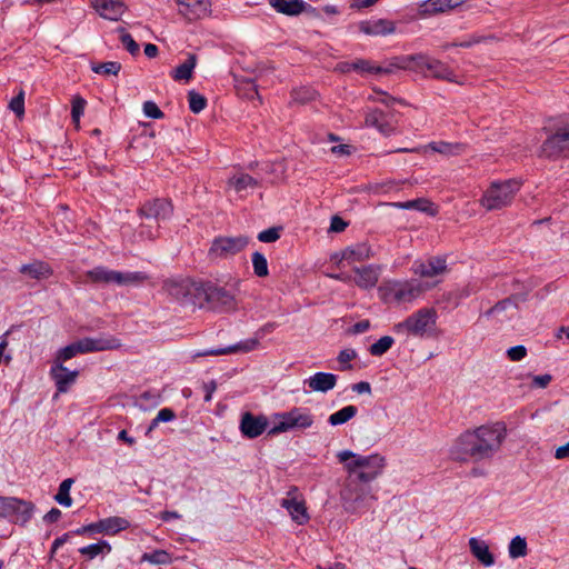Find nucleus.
Returning <instances> with one entry per match:
<instances>
[{"label":"nucleus","mask_w":569,"mask_h":569,"mask_svg":"<svg viewBox=\"0 0 569 569\" xmlns=\"http://www.w3.org/2000/svg\"><path fill=\"white\" fill-rule=\"evenodd\" d=\"M366 124L368 127L376 128L379 132L385 136H389L393 132L395 128L389 120V117L381 110H370L366 114Z\"/></svg>","instance_id":"28"},{"label":"nucleus","mask_w":569,"mask_h":569,"mask_svg":"<svg viewBox=\"0 0 569 569\" xmlns=\"http://www.w3.org/2000/svg\"><path fill=\"white\" fill-rule=\"evenodd\" d=\"M118 31L121 33L120 36V40L122 42V44L124 46V48L132 54H137L139 52V46L138 43L133 40V38L124 32V30L122 28H119Z\"/></svg>","instance_id":"52"},{"label":"nucleus","mask_w":569,"mask_h":569,"mask_svg":"<svg viewBox=\"0 0 569 569\" xmlns=\"http://www.w3.org/2000/svg\"><path fill=\"white\" fill-rule=\"evenodd\" d=\"M111 551V546L106 540H100L97 543H91L86 547L79 549V552L82 556H86L88 559H93L99 555H106Z\"/></svg>","instance_id":"38"},{"label":"nucleus","mask_w":569,"mask_h":569,"mask_svg":"<svg viewBox=\"0 0 569 569\" xmlns=\"http://www.w3.org/2000/svg\"><path fill=\"white\" fill-rule=\"evenodd\" d=\"M352 70H357L360 72H368V73H391L395 67L389 64L387 68L372 66L370 61L368 60H358L351 63Z\"/></svg>","instance_id":"41"},{"label":"nucleus","mask_w":569,"mask_h":569,"mask_svg":"<svg viewBox=\"0 0 569 569\" xmlns=\"http://www.w3.org/2000/svg\"><path fill=\"white\" fill-rule=\"evenodd\" d=\"M393 342L392 337L383 336L370 346L369 351L372 356H382L392 347Z\"/></svg>","instance_id":"47"},{"label":"nucleus","mask_w":569,"mask_h":569,"mask_svg":"<svg viewBox=\"0 0 569 569\" xmlns=\"http://www.w3.org/2000/svg\"><path fill=\"white\" fill-rule=\"evenodd\" d=\"M506 437L507 428L501 422L466 430L453 441L450 457L458 462L490 460L500 451Z\"/></svg>","instance_id":"1"},{"label":"nucleus","mask_w":569,"mask_h":569,"mask_svg":"<svg viewBox=\"0 0 569 569\" xmlns=\"http://www.w3.org/2000/svg\"><path fill=\"white\" fill-rule=\"evenodd\" d=\"M250 243L244 234L234 237H217L212 240L208 256L210 259H228L243 251Z\"/></svg>","instance_id":"11"},{"label":"nucleus","mask_w":569,"mask_h":569,"mask_svg":"<svg viewBox=\"0 0 569 569\" xmlns=\"http://www.w3.org/2000/svg\"><path fill=\"white\" fill-rule=\"evenodd\" d=\"M172 204L166 199H154L147 201L139 209L141 218L159 226L162 221L168 220L172 216Z\"/></svg>","instance_id":"13"},{"label":"nucleus","mask_w":569,"mask_h":569,"mask_svg":"<svg viewBox=\"0 0 569 569\" xmlns=\"http://www.w3.org/2000/svg\"><path fill=\"white\" fill-rule=\"evenodd\" d=\"M258 240L261 242L270 243L280 238V228H269L258 233Z\"/></svg>","instance_id":"57"},{"label":"nucleus","mask_w":569,"mask_h":569,"mask_svg":"<svg viewBox=\"0 0 569 569\" xmlns=\"http://www.w3.org/2000/svg\"><path fill=\"white\" fill-rule=\"evenodd\" d=\"M87 277L97 283H114L120 287L139 286L148 279V276L141 271L121 272L110 270L104 267H96L87 272Z\"/></svg>","instance_id":"10"},{"label":"nucleus","mask_w":569,"mask_h":569,"mask_svg":"<svg viewBox=\"0 0 569 569\" xmlns=\"http://www.w3.org/2000/svg\"><path fill=\"white\" fill-rule=\"evenodd\" d=\"M91 525L92 532L106 535H116L119 531L126 530L130 526L129 521L121 517H109Z\"/></svg>","instance_id":"26"},{"label":"nucleus","mask_w":569,"mask_h":569,"mask_svg":"<svg viewBox=\"0 0 569 569\" xmlns=\"http://www.w3.org/2000/svg\"><path fill=\"white\" fill-rule=\"evenodd\" d=\"M176 418V413L172 409H161L153 419V426H158L160 422H169Z\"/></svg>","instance_id":"60"},{"label":"nucleus","mask_w":569,"mask_h":569,"mask_svg":"<svg viewBox=\"0 0 569 569\" xmlns=\"http://www.w3.org/2000/svg\"><path fill=\"white\" fill-rule=\"evenodd\" d=\"M337 458L340 462L345 463L349 476H353L368 483L381 475L386 466L385 458L378 453L361 456L350 450H342L338 452Z\"/></svg>","instance_id":"3"},{"label":"nucleus","mask_w":569,"mask_h":569,"mask_svg":"<svg viewBox=\"0 0 569 569\" xmlns=\"http://www.w3.org/2000/svg\"><path fill=\"white\" fill-rule=\"evenodd\" d=\"M10 330L6 331L0 338V365L4 363L8 366L12 360L11 353L4 352L9 346L8 336L10 335Z\"/></svg>","instance_id":"54"},{"label":"nucleus","mask_w":569,"mask_h":569,"mask_svg":"<svg viewBox=\"0 0 569 569\" xmlns=\"http://www.w3.org/2000/svg\"><path fill=\"white\" fill-rule=\"evenodd\" d=\"M228 188L233 189L237 193H244L258 187V181L248 173H237L228 179Z\"/></svg>","instance_id":"33"},{"label":"nucleus","mask_w":569,"mask_h":569,"mask_svg":"<svg viewBox=\"0 0 569 569\" xmlns=\"http://www.w3.org/2000/svg\"><path fill=\"white\" fill-rule=\"evenodd\" d=\"M203 391H204V401L209 402L212 399V395L217 389V382L214 380H211L209 382L203 383Z\"/></svg>","instance_id":"63"},{"label":"nucleus","mask_w":569,"mask_h":569,"mask_svg":"<svg viewBox=\"0 0 569 569\" xmlns=\"http://www.w3.org/2000/svg\"><path fill=\"white\" fill-rule=\"evenodd\" d=\"M180 13L189 20L200 19L210 12V3L208 0H178Z\"/></svg>","instance_id":"21"},{"label":"nucleus","mask_w":569,"mask_h":569,"mask_svg":"<svg viewBox=\"0 0 569 569\" xmlns=\"http://www.w3.org/2000/svg\"><path fill=\"white\" fill-rule=\"evenodd\" d=\"M197 64V57L194 54H189L188 59L179 64L171 73L172 78L176 81H188L192 77V71Z\"/></svg>","instance_id":"36"},{"label":"nucleus","mask_w":569,"mask_h":569,"mask_svg":"<svg viewBox=\"0 0 569 569\" xmlns=\"http://www.w3.org/2000/svg\"><path fill=\"white\" fill-rule=\"evenodd\" d=\"M141 560L151 565H169L172 562V557L168 551L158 549L143 553Z\"/></svg>","instance_id":"43"},{"label":"nucleus","mask_w":569,"mask_h":569,"mask_svg":"<svg viewBox=\"0 0 569 569\" xmlns=\"http://www.w3.org/2000/svg\"><path fill=\"white\" fill-rule=\"evenodd\" d=\"M259 346V340L257 338L247 339L240 341L236 345L228 346L223 348L224 355L236 353V352H249Z\"/></svg>","instance_id":"44"},{"label":"nucleus","mask_w":569,"mask_h":569,"mask_svg":"<svg viewBox=\"0 0 569 569\" xmlns=\"http://www.w3.org/2000/svg\"><path fill=\"white\" fill-rule=\"evenodd\" d=\"M348 223L340 218L339 216H333L331 218L329 231L331 232H342L347 228Z\"/></svg>","instance_id":"62"},{"label":"nucleus","mask_w":569,"mask_h":569,"mask_svg":"<svg viewBox=\"0 0 569 569\" xmlns=\"http://www.w3.org/2000/svg\"><path fill=\"white\" fill-rule=\"evenodd\" d=\"M521 187L515 179L493 181L486 189L479 202L488 211L501 210L509 207Z\"/></svg>","instance_id":"5"},{"label":"nucleus","mask_w":569,"mask_h":569,"mask_svg":"<svg viewBox=\"0 0 569 569\" xmlns=\"http://www.w3.org/2000/svg\"><path fill=\"white\" fill-rule=\"evenodd\" d=\"M337 379V376L330 372H316L306 379L305 383L311 391L326 393L336 387Z\"/></svg>","instance_id":"23"},{"label":"nucleus","mask_w":569,"mask_h":569,"mask_svg":"<svg viewBox=\"0 0 569 569\" xmlns=\"http://www.w3.org/2000/svg\"><path fill=\"white\" fill-rule=\"evenodd\" d=\"M143 113L146 117L151 119H162L164 117V113L159 109L157 103L153 101H146L143 103Z\"/></svg>","instance_id":"56"},{"label":"nucleus","mask_w":569,"mask_h":569,"mask_svg":"<svg viewBox=\"0 0 569 569\" xmlns=\"http://www.w3.org/2000/svg\"><path fill=\"white\" fill-rule=\"evenodd\" d=\"M278 420L274 426L269 429L268 435L276 436L292 430H306L313 426L315 417L308 408L295 407L286 412L274 415Z\"/></svg>","instance_id":"9"},{"label":"nucleus","mask_w":569,"mask_h":569,"mask_svg":"<svg viewBox=\"0 0 569 569\" xmlns=\"http://www.w3.org/2000/svg\"><path fill=\"white\" fill-rule=\"evenodd\" d=\"M19 271L36 280L48 279L52 274L51 267L48 263L38 260L28 264H22Z\"/></svg>","instance_id":"32"},{"label":"nucleus","mask_w":569,"mask_h":569,"mask_svg":"<svg viewBox=\"0 0 569 569\" xmlns=\"http://www.w3.org/2000/svg\"><path fill=\"white\" fill-rule=\"evenodd\" d=\"M340 498L345 510L350 513L360 511L369 506L370 500L376 499L370 483L362 482V480L349 475L340 492Z\"/></svg>","instance_id":"6"},{"label":"nucleus","mask_w":569,"mask_h":569,"mask_svg":"<svg viewBox=\"0 0 569 569\" xmlns=\"http://www.w3.org/2000/svg\"><path fill=\"white\" fill-rule=\"evenodd\" d=\"M490 39H491V37H485V36H480V34H471L461 41H456L452 43L445 44L442 48H443V50H447L450 47L470 48V47H473L481 42L488 41Z\"/></svg>","instance_id":"48"},{"label":"nucleus","mask_w":569,"mask_h":569,"mask_svg":"<svg viewBox=\"0 0 569 569\" xmlns=\"http://www.w3.org/2000/svg\"><path fill=\"white\" fill-rule=\"evenodd\" d=\"M251 260H252L253 272L257 277L263 278L269 274L268 261L261 252H259V251L253 252Z\"/></svg>","instance_id":"46"},{"label":"nucleus","mask_w":569,"mask_h":569,"mask_svg":"<svg viewBox=\"0 0 569 569\" xmlns=\"http://www.w3.org/2000/svg\"><path fill=\"white\" fill-rule=\"evenodd\" d=\"M72 485H73V479H71V478L64 479L60 483L58 492L54 496V500L59 505L67 507V508L72 506V498L70 497V489H71Z\"/></svg>","instance_id":"39"},{"label":"nucleus","mask_w":569,"mask_h":569,"mask_svg":"<svg viewBox=\"0 0 569 569\" xmlns=\"http://www.w3.org/2000/svg\"><path fill=\"white\" fill-rule=\"evenodd\" d=\"M91 6L100 17L118 21L126 11L122 0H91Z\"/></svg>","instance_id":"19"},{"label":"nucleus","mask_w":569,"mask_h":569,"mask_svg":"<svg viewBox=\"0 0 569 569\" xmlns=\"http://www.w3.org/2000/svg\"><path fill=\"white\" fill-rule=\"evenodd\" d=\"M359 30L368 36H387L396 30L395 22L387 19L361 21Z\"/></svg>","instance_id":"24"},{"label":"nucleus","mask_w":569,"mask_h":569,"mask_svg":"<svg viewBox=\"0 0 569 569\" xmlns=\"http://www.w3.org/2000/svg\"><path fill=\"white\" fill-rule=\"evenodd\" d=\"M462 2L463 0H426L419 4L418 11L420 16L427 17L451 10Z\"/></svg>","instance_id":"25"},{"label":"nucleus","mask_w":569,"mask_h":569,"mask_svg":"<svg viewBox=\"0 0 569 569\" xmlns=\"http://www.w3.org/2000/svg\"><path fill=\"white\" fill-rule=\"evenodd\" d=\"M391 66L397 69L415 71L425 77L455 81V73L446 63L421 53L395 58Z\"/></svg>","instance_id":"4"},{"label":"nucleus","mask_w":569,"mask_h":569,"mask_svg":"<svg viewBox=\"0 0 569 569\" xmlns=\"http://www.w3.org/2000/svg\"><path fill=\"white\" fill-rule=\"evenodd\" d=\"M517 308L518 307H517L516 299L513 297H510V298H506V299L499 301L498 303H496L492 308H490L486 312V315L488 317H495L499 321H503L507 317H501V315L505 311L511 310L510 317H512L516 313Z\"/></svg>","instance_id":"35"},{"label":"nucleus","mask_w":569,"mask_h":569,"mask_svg":"<svg viewBox=\"0 0 569 569\" xmlns=\"http://www.w3.org/2000/svg\"><path fill=\"white\" fill-rule=\"evenodd\" d=\"M447 271V261L441 257H430L427 260H417L412 264V272L425 281L443 274Z\"/></svg>","instance_id":"15"},{"label":"nucleus","mask_w":569,"mask_h":569,"mask_svg":"<svg viewBox=\"0 0 569 569\" xmlns=\"http://www.w3.org/2000/svg\"><path fill=\"white\" fill-rule=\"evenodd\" d=\"M507 356L511 361H521L527 356V349L522 345L515 346L507 350Z\"/></svg>","instance_id":"59"},{"label":"nucleus","mask_w":569,"mask_h":569,"mask_svg":"<svg viewBox=\"0 0 569 569\" xmlns=\"http://www.w3.org/2000/svg\"><path fill=\"white\" fill-rule=\"evenodd\" d=\"M508 552L511 559L526 557L528 553L526 539L520 536L513 537L509 543Z\"/></svg>","instance_id":"40"},{"label":"nucleus","mask_w":569,"mask_h":569,"mask_svg":"<svg viewBox=\"0 0 569 569\" xmlns=\"http://www.w3.org/2000/svg\"><path fill=\"white\" fill-rule=\"evenodd\" d=\"M428 148L435 152H438V153H441L445 156L459 154L462 150L461 144L445 142V141L431 142L428 144Z\"/></svg>","instance_id":"42"},{"label":"nucleus","mask_w":569,"mask_h":569,"mask_svg":"<svg viewBox=\"0 0 569 569\" xmlns=\"http://www.w3.org/2000/svg\"><path fill=\"white\" fill-rule=\"evenodd\" d=\"M86 100L79 96L72 99V108H71V117L72 121L78 126L80 122L81 116H83L86 108Z\"/></svg>","instance_id":"51"},{"label":"nucleus","mask_w":569,"mask_h":569,"mask_svg":"<svg viewBox=\"0 0 569 569\" xmlns=\"http://www.w3.org/2000/svg\"><path fill=\"white\" fill-rule=\"evenodd\" d=\"M78 376V370L70 371L60 362H53L50 369V377L56 383L58 393H66L76 382Z\"/></svg>","instance_id":"18"},{"label":"nucleus","mask_w":569,"mask_h":569,"mask_svg":"<svg viewBox=\"0 0 569 569\" xmlns=\"http://www.w3.org/2000/svg\"><path fill=\"white\" fill-rule=\"evenodd\" d=\"M34 506L31 502L17 498H0V517L14 523H27L33 513Z\"/></svg>","instance_id":"12"},{"label":"nucleus","mask_w":569,"mask_h":569,"mask_svg":"<svg viewBox=\"0 0 569 569\" xmlns=\"http://www.w3.org/2000/svg\"><path fill=\"white\" fill-rule=\"evenodd\" d=\"M358 412L357 407L355 406H346L341 408L340 410L336 411L335 413L330 415L328 418V422L331 426H339L348 422L350 419L356 417Z\"/></svg>","instance_id":"37"},{"label":"nucleus","mask_w":569,"mask_h":569,"mask_svg":"<svg viewBox=\"0 0 569 569\" xmlns=\"http://www.w3.org/2000/svg\"><path fill=\"white\" fill-rule=\"evenodd\" d=\"M370 256V248L366 243H358L346 248L340 253H336L333 258L338 259L339 263L347 261L348 264H352L368 260Z\"/></svg>","instance_id":"22"},{"label":"nucleus","mask_w":569,"mask_h":569,"mask_svg":"<svg viewBox=\"0 0 569 569\" xmlns=\"http://www.w3.org/2000/svg\"><path fill=\"white\" fill-rule=\"evenodd\" d=\"M207 300L217 306L232 308L234 303L233 295L222 287L209 286L206 289Z\"/></svg>","instance_id":"29"},{"label":"nucleus","mask_w":569,"mask_h":569,"mask_svg":"<svg viewBox=\"0 0 569 569\" xmlns=\"http://www.w3.org/2000/svg\"><path fill=\"white\" fill-rule=\"evenodd\" d=\"M163 289L173 299L183 301L197 290V287L188 279H171L164 282Z\"/></svg>","instance_id":"20"},{"label":"nucleus","mask_w":569,"mask_h":569,"mask_svg":"<svg viewBox=\"0 0 569 569\" xmlns=\"http://www.w3.org/2000/svg\"><path fill=\"white\" fill-rule=\"evenodd\" d=\"M541 153L548 158H555L562 153L569 154V124L559 128L546 139L541 146Z\"/></svg>","instance_id":"14"},{"label":"nucleus","mask_w":569,"mask_h":569,"mask_svg":"<svg viewBox=\"0 0 569 569\" xmlns=\"http://www.w3.org/2000/svg\"><path fill=\"white\" fill-rule=\"evenodd\" d=\"M9 108L18 116L21 117L24 113V91L20 90L17 97L12 98Z\"/></svg>","instance_id":"53"},{"label":"nucleus","mask_w":569,"mask_h":569,"mask_svg":"<svg viewBox=\"0 0 569 569\" xmlns=\"http://www.w3.org/2000/svg\"><path fill=\"white\" fill-rule=\"evenodd\" d=\"M356 272L355 282L361 289H371L376 287L379 280V268L376 266H366L361 268H353Z\"/></svg>","instance_id":"27"},{"label":"nucleus","mask_w":569,"mask_h":569,"mask_svg":"<svg viewBox=\"0 0 569 569\" xmlns=\"http://www.w3.org/2000/svg\"><path fill=\"white\" fill-rule=\"evenodd\" d=\"M119 347L120 342L116 338H83L58 350L53 362L63 365L79 353L113 350Z\"/></svg>","instance_id":"8"},{"label":"nucleus","mask_w":569,"mask_h":569,"mask_svg":"<svg viewBox=\"0 0 569 569\" xmlns=\"http://www.w3.org/2000/svg\"><path fill=\"white\" fill-rule=\"evenodd\" d=\"M552 380V376L549 373L540 375V376H533L532 377V388H546Z\"/></svg>","instance_id":"61"},{"label":"nucleus","mask_w":569,"mask_h":569,"mask_svg":"<svg viewBox=\"0 0 569 569\" xmlns=\"http://www.w3.org/2000/svg\"><path fill=\"white\" fill-rule=\"evenodd\" d=\"M357 357V352L353 349L341 350L338 355V361L341 365V370L350 369L349 362Z\"/></svg>","instance_id":"58"},{"label":"nucleus","mask_w":569,"mask_h":569,"mask_svg":"<svg viewBox=\"0 0 569 569\" xmlns=\"http://www.w3.org/2000/svg\"><path fill=\"white\" fill-rule=\"evenodd\" d=\"M436 322L437 311L433 308H421L393 325L392 331L400 336L423 337L436 326Z\"/></svg>","instance_id":"7"},{"label":"nucleus","mask_w":569,"mask_h":569,"mask_svg":"<svg viewBox=\"0 0 569 569\" xmlns=\"http://www.w3.org/2000/svg\"><path fill=\"white\" fill-rule=\"evenodd\" d=\"M269 4L279 13L298 16L306 10V2L302 0H269Z\"/></svg>","instance_id":"31"},{"label":"nucleus","mask_w":569,"mask_h":569,"mask_svg":"<svg viewBox=\"0 0 569 569\" xmlns=\"http://www.w3.org/2000/svg\"><path fill=\"white\" fill-rule=\"evenodd\" d=\"M391 206L405 210H417L421 212H427L431 216L436 214V210L433 209L432 203L423 198L409 200L405 202H392Z\"/></svg>","instance_id":"34"},{"label":"nucleus","mask_w":569,"mask_h":569,"mask_svg":"<svg viewBox=\"0 0 569 569\" xmlns=\"http://www.w3.org/2000/svg\"><path fill=\"white\" fill-rule=\"evenodd\" d=\"M315 96H316V92L308 88L297 89V90H293V92H292L293 100L299 103H306V102L312 100L315 98Z\"/></svg>","instance_id":"55"},{"label":"nucleus","mask_w":569,"mask_h":569,"mask_svg":"<svg viewBox=\"0 0 569 569\" xmlns=\"http://www.w3.org/2000/svg\"><path fill=\"white\" fill-rule=\"evenodd\" d=\"M437 283L438 281L430 282L422 279L392 280L380 286L379 293L385 302L408 306L412 305Z\"/></svg>","instance_id":"2"},{"label":"nucleus","mask_w":569,"mask_h":569,"mask_svg":"<svg viewBox=\"0 0 569 569\" xmlns=\"http://www.w3.org/2000/svg\"><path fill=\"white\" fill-rule=\"evenodd\" d=\"M555 458L559 460L569 459V441L566 445L560 446L556 449Z\"/></svg>","instance_id":"64"},{"label":"nucleus","mask_w":569,"mask_h":569,"mask_svg":"<svg viewBox=\"0 0 569 569\" xmlns=\"http://www.w3.org/2000/svg\"><path fill=\"white\" fill-rule=\"evenodd\" d=\"M268 427V419L264 416H254L251 412H244L241 416L239 429L248 439H254L261 436Z\"/></svg>","instance_id":"16"},{"label":"nucleus","mask_w":569,"mask_h":569,"mask_svg":"<svg viewBox=\"0 0 569 569\" xmlns=\"http://www.w3.org/2000/svg\"><path fill=\"white\" fill-rule=\"evenodd\" d=\"M297 489L288 492V496L283 498L280 506L284 508L290 515L291 519L298 525H303L309 520L305 501L298 499L295 493Z\"/></svg>","instance_id":"17"},{"label":"nucleus","mask_w":569,"mask_h":569,"mask_svg":"<svg viewBox=\"0 0 569 569\" xmlns=\"http://www.w3.org/2000/svg\"><path fill=\"white\" fill-rule=\"evenodd\" d=\"M188 100L189 108L193 113L201 112L207 106L206 98L202 94L197 93L196 91H190L188 93Z\"/></svg>","instance_id":"50"},{"label":"nucleus","mask_w":569,"mask_h":569,"mask_svg":"<svg viewBox=\"0 0 569 569\" xmlns=\"http://www.w3.org/2000/svg\"><path fill=\"white\" fill-rule=\"evenodd\" d=\"M469 547L471 553L486 567H491L495 563V558L489 550L486 541L478 538L469 539Z\"/></svg>","instance_id":"30"},{"label":"nucleus","mask_w":569,"mask_h":569,"mask_svg":"<svg viewBox=\"0 0 569 569\" xmlns=\"http://www.w3.org/2000/svg\"><path fill=\"white\" fill-rule=\"evenodd\" d=\"M91 70L94 73L103 76H117L121 70V63L117 61H108L102 63H92Z\"/></svg>","instance_id":"45"},{"label":"nucleus","mask_w":569,"mask_h":569,"mask_svg":"<svg viewBox=\"0 0 569 569\" xmlns=\"http://www.w3.org/2000/svg\"><path fill=\"white\" fill-rule=\"evenodd\" d=\"M160 226L150 221L142 222L139 227V237L153 240L159 236Z\"/></svg>","instance_id":"49"}]
</instances>
